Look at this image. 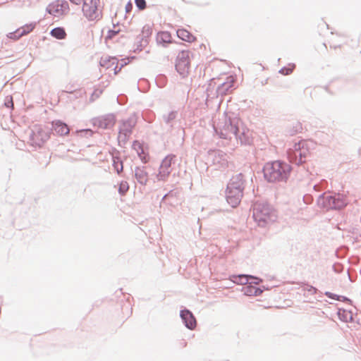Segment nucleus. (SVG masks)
Returning <instances> with one entry per match:
<instances>
[{"mask_svg":"<svg viewBox=\"0 0 361 361\" xmlns=\"http://www.w3.org/2000/svg\"><path fill=\"white\" fill-rule=\"evenodd\" d=\"M333 271L336 274H341L344 270V267L342 264L339 262H336L334 264L332 267Z\"/></svg>","mask_w":361,"mask_h":361,"instance_id":"ea45409f","label":"nucleus"},{"mask_svg":"<svg viewBox=\"0 0 361 361\" xmlns=\"http://www.w3.org/2000/svg\"><path fill=\"white\" fill-rule=\"evenodd\" d=\"M71 3L75 4V5H79L80 4L81 1L82 0H69Z\"/></svg>","mask_w":361,"mask_h":361,"instance_id":"5fc2aeb1","label":"nucleus"},{"mask_svg":"<svg viewBox=\"0 0 361 361\" xmlns=\"http://www.w3.org/2000/svg\"><path fill=\"white\" fill-rule=\"evenodd\" d=\"M233 85L234 80L231 79L230 81H226L219 85L217 87L216 92L219 94H226L231 91Z\"/></svg>","mask_w":361,"mask_h":361,"instance_id":"412c9836","label":"nucleus"},{"mask_svg":"<svg viewBox=\"0 0 361 361\" xmlns=\"http://www.w3.org/2000/svg\"><path fill=\"white\" fill-rule=\"evenodd\" d=\"M128 190H129V185H128V182L121 181L119 184V187H118V193L121 195H125Z\"/></svg>","mask_w":361,"mask_h":361,"instance_id":"72a5a7b5","label":"nucleus"},{"mask_svg":"<svg viewBox=\"0 0 361 361\" xmlns=\"http://www.w3.org/2000/svg\"><path fill=\"white\" fill-rule=\"evenodd\" d=\"M50 138V132L39 126H35L30 133L32 145L41 147Z\"/></svg>","mask_w":361,"mask_h":361,"instance_id":"423d86ee","label":"nucleus"},{"mask_svg":"<svg viewBox=\"0 0 361 361\" xmlns=\"http://www.w3.org/2000/svg\"><path fill=\"white\" fill-rule=\"evenodd\" d=\"M350 311H347L344 309H338V311L337 313L339 319L344 322H348L349 320H350V321L352 320L353 317H352V315H350Z\"/></svg>","mask_w":361,"mask_h":361,"instance_id":"cd10ccee","label":"nucleus"},{"mask_svg":"<svg viewBox=\"0 0 361 361\" xmlns=\"http://www.w3.org/2000/svg\"><path fill=\"white\" fill-rule=\"evenodd\" d=\"M132 147L137 152V149L139 151H141V149H144L142 144L138 140H134L133 141Z\"/></svg>","mask_w":361,"mask_h":361,"instance_id":"c03bdc74","label":"nucleus"},{"mask_svg":"<svg viewBox=\"0 0 361 361\" xmlns=\"http://www.w3.org/2000/svg\"><path fill=\"white\" fill-rule=\"evenodd\" d=\"M302 129V124L300 122H295V123H293L292 128L289 130V134L290 135H294L301 132Z\"/></svg>","mask_w":361,"mask_h":361,"instance_id":"f704fd0d","label":"nucleus"},{"mask_svg":"<svg viewBox=\"0 0 361 361\" xmlns=\"http://www.w3.org/2000/svg\"><path fill=\"white\" fill-rule=\"evenodd\" d=\"M260 287L262 288V289L263 290V291H264V290H269V288H268V287H266V286H260Z\"/></svg>","mask_w":361,"mask_h":361,"instance_id":"4d7b16f0","label":"nucleus"},{"mask_svg":"<svg viewBox=\"0 0 361 361\" xmlns=\"http://www.w3.org/2000/svg\"><path fill=\"white\" fill-rule=\"evenodd\" d=\"M133 8V4L132 1H128V3L126 5V7H125L126 13H130L132 11Z\"/></svg>","mask_w":361,"mask_h":361,"instance_id":"09e8293b","label":"nucleus"},{"mask_svg":"<svg viewBox=\"0 0 361 361\" xmlns=\"http://www.w3.org/2000/svg\"><path fill=\"white\" fill-rule=\"evenodd\" d=\"M105 60H107V59H105ZM104 59L102 58V60H101V61H100V65H101L102 66H106V68H109V66H108V63H109V62H108V61H106V63H104Z\"/></svg>","mask_w":361,"mask_h":361,"instance_id":"864d4df0","label":"nucleus"},{"mask_svg":"<svg viewBox=\"0 0 361 361\" xmlns=\"http://www.w3.org/2000/svg\"><path fill=\"white\" fill-rule=\"evenodd\" d=\"M234 282L236 283H240L246 286L249 282V275L240 274L235 277Z\"/></svg>","mask_w":361,"mask_h":361,"instance_id":"473e14b6","label":"nucleus"},{"mask_svg":"<svg viewBox=\"0 0 361 361\" xmlns=\"http://www.w3.org/2000/svg\"><path fill=\"white\" fill-rule=\"evenodd\" d=\"M118 25V23L113 24V26H114V27H116V25Z\"/></svg>","mask_w":361,"mask_h":361,"instance_id":"13d9d810","label":"nucleus"},{"mask_svg":"<svg viewBox=\"0 0 361 361\" xmlns=\"http://www.w3.org/2000/svg\"><path fill=\"white\" fill-rule=\"evenodd\" d=\"M237 141H240L241 145H250L252 142V139L249 132H245L244 129L241 131L240 129L238 132L237 136L234 137Z\"/></svg>","mask_w":361,"mask_h":361,"instance_id":"6ab92c4d","label":"nucleus"},{"mask_svg":"<svg viewBox=\"0 0 361 361\" xmlns=\"http://www.w3.org/2000/svg\"><path fill=\"white\" fill-rule=\"evenodd\" d=\"M243 197V192L240 190H233L231 189L226 190V199L227 202L232 207H236L241 202Z\"/></svg>","mask_w":361,"mask_h":361,"instance_id":"4468645a","label":"nucleus"},{"mask_svg":"<svg viewBox=\"0 0 361 361\" xmlns=\"http://www.w3.org/2000/svg\"><path fill=\"white\" fill-rule=\"evenodd\" d=\"M50 35L51 37L57 39H63L66 37V30L63 27H56L53 28L50 31Z\"/></svg>","mask_w":361,"mask_h":361,"instance_id":"393cba45","label":"nucleus"},{"mask_svg":"<svg viewBox=\"0 0 361 361\" xmlns=\"http://www.w3.org/2000/svg\"><path fill=\"white\" fill-rule=\"evenodd\" d=\"M112 165L118 174H120L123 171V164L120 157H113Z\"/></svg>","mask_w":361,"mask_h":361,"instance_id":"c85d7f7f","label":"nucleus"},{"mask_svg":"<svg viewBox=\"0 0 361 361\" xmlns=\"http://www.w3.org/2000/svg\"><path fill=\"white\" fill-rule=\"evenodd\" d=\"M82 13L88 20H94L99 18L98 7L100 0H82Z\"/></svg>","mask_w":361,"mask_h":361,"instance_id":"0eeeda50","label":"nucleus"},{"mask_svg":"<svg viewBox=\"0 0 361 361\" xmlns=\"http://www.w3.org/2000/svg\"><path fill=\"white\" fill-rule=\"evenodd\" d=\"M126 59H123L121 60L122 63H121L120 66H118L117 59L116 57H109L108 60H104V63L108 61L109 63H111V65H114L115 63H116V66L114 68V73L115 74H117L118 72H119L121 68L128 63V61L126 62Z\"/></svg>","mask_w":361,"mask_h":361,"instance_id":"bb28decb","label":"nucleus"},{"mask_svg":"<svg viewBox=\"0 0 361 361\" xmlns=\"http://www.w3.org/2000/svg\"><path fill=\"white\" fill-rule=\"evenodd\" d=\"M116 122V117L114 114H109L104 116L96 118L93 120L94 126L103 129L111 128Z\"/></svg>","mask_w":361,"mask_h":361,"instance_id":"9d476101","label":"nucleus"},{"mask_svg":"<svg viewBox=\"0 0 361 361\" xmlns=\"http://www.w3.org/2000/svg\"><path fill=\"white\" fill-rule=\"evenodd\" d=\"M319 207L329 209H341L347 204L346 199L340 193L324 192L317 200Z\"/></svg>","mask_w":361,"mask_h":361,"instance_id":"20e7f679","label":"nucleus"},{"mask_svg":"<svg viewBox=\"0 0 361 361\" xmlns=\"http://www.w3.org/2000/svg\"><path fill=\"white\" fill-rule=\"evenodd\" d=\"M177 115L178 111H171L168 114H164L162 116L164 122L167 125L168 131L172 130L173 128V121L176 118Z\"/></svg>","mask_w":361,"mask_h":361,"instance_id":"aec40b11","label":"nucleus"},{"mask_svg":"<svg viewBox=\"0 0 361 361\" xmlns=\"http://www.w3.org/2000/svg\"><path fill=\"white\" fill-rule=\"evenodd\" d=\"M24 35H25L24 31H21V29L18 28L15 31L9 32L7 35V37L10 39L17 40L20 37H21L22 36H24Z\"/></svg>","mask_w":361,"mask_h":361,"instance_id":"2f4dec72","label":"nucleus"},{"mask_svg":"<svg viewBox=\"0 0 361 361\" xmlns=\"http://www.w3.org/2000/svg\"><path fill=\"white\" fill-rule=\"evenodd\" d=\"M157 42L159 44H162L164 47H166L168 44L172 42L171 35L169 32L161 31L157 33Z\"/></svg>","mask_w":361,"mask_h":361,"instance_id":"f3484780","label":"nucleus"},{"mask_svg":"<svg viewBox=\"0 0 361 361\" xmlns=\"http://www.w3.org/2000/svg\"><path fill=\"white\" fill-rule=\"evenodd\" d=\"M79 133L82 134V136L85 137H90L92 136L93 134L92 130L88 128L80 130Z\"/></svg>","mask_w":361,"mask_h":361,"instance_id":"a18cd8bd","label":"nucleus"},{"mask_svg":"<svg viewBox=\"0 0 361 361\" xmlns=\"http://www.w3.org/2000/svg\"><path fill=\"white\" fill-rule=\"evenodd\" d=\"M190 54L191 52L190 51L182 50L178 53L176 57L175 64L176 70L183 78L185 77L189 72Z\"/></svg>","mask_w":361,"mask_h":361,"instance_id":"39448f33","label":"nucleus"},{"mask_svg":"<svg viewBox=\"0 0 361 361\" xmlns=\"http://www.w3.org/2000/svg\"><path fill=\"white\" fill-rule=\"evenodd\" d=\"M207 161L218 167L227 166V154L220 149H210L208 152Z\"/></svg>","mask_w":361,"mask_h":361,"instance_id":"6e6552de","label":"nucleus"},{"mask_svg":"<svg viewBox=\"0 0 361 361\" xmlns=\"http://www.w3.org/2000/svg\"><path fill=\"white\" fill-rule=\"evenodd\" d=\"M152 34V29L149 25H146L142 27V36L141 40L140 42V48L139 49L140 51L142 49V47L143 46H145L148 43L147 37H149Z\"/></svg>","mask_w":361,"mask_h":361,"instance_id":"4be33fe9","label":"nucleus"},{"mask_svg":"<svg viewBox=\"0 0 361 361\" xmlns=\"http://www.w3.org/2000/svg\"><path fill=\"white\" fill-rule=\"evenodd\" d=\"M242 291L246 295L254 296V294L256 293L255 286L247 283L243 287Z\"/></svg>","mask_w":361,"mask_h":361,"instance_id":"c756f323","label":"nucleus"},{"mask_svg":"<svg viewBox=\"0 0 361 361\" xmlns=\"http://www.w3.org/2000/svg\"><path fill=\"white\" fill-rule=\"evenodd\" d=\"M245 183L246 179L245 175L243 173H239L231 177L226 188L233 190H240V192H243Z\"/></svg>","mask_w":361,"mask_h":361,"instance_id":"1a4fd4ad","label":"nucleus"},{"mask_svg":"<svg viewBox=\"0 0 361 361\" xmlns=\"http://www.w3.org/2000/svg\"><path fill=\"white\" fill-rule=\"evenodd\" d=\"M60 11L62 13V16L66 15L69 11V5L68 1L65 0H57Z\"/></svg>","mask_w":361,"mask_h":361,"instance_id":"7c9ffc66","label":"nucleus"},{"mask_svg":"<svg viewBox=\"0 0 361 361\" xmlns=\"http://www.w3.org/2000/svg\"><path fill=\"white\" fill-rule=\"evenodd\" d=\"M46 11L48 13L54 16L55 17H60L62 16V13L60 11L57 1L49 4L47 7Z\"/></svg>","mask_w":361,"mask_h":361,"instance_id":"b1692460","label":"nucleus"},{"mask_svg":"<svg viewBox=\"0 0 361 361\" xmlns=\"http://www.w3.org/2000/svg\"><path fill=\"white\" fill-rule=\"evenodd\" d=\"M294 160L293 162L297 165H301L305 162V159L309 153L307 149L304 148V142H299L294 146Z\"/></svg>","mask_w":361,"mask_h":361,"instance_id":"9b49d317","label":"nucleus"},{"mask_svg":"<svg viewBox=\"0 0 361 361\" xmlns=\"http://www.w3.org/2000/svg\"><path fill=\"white\" fill-rule=\"evenodd\" d=\"M135 177L137 181L142 185H145L148 181V173L145 166H136L135 169Z\"/></svg>","mask_w":361,"mask_h":361,"instance_id":"dca6fc26","label":"nucleus"},{"mask_svg":"<svg viewBox=\"0 0 361 361\" xmlns=\"http://www.w3.org/2000/svg\"><path fill=\"white\" fill-rule=\"evenodd\" d=\"M324 295L330 299L342 301V302H347L349 304L352 303V300L346 296L337 295V294L331 293L329 291L325 292Z\"/></svg>","mask_w":361,"mask_h":361,"instance_id":"a878e982","label":"nucleus"},{"mask_svg":"<svg viewBox=\"0 0 361 361\" xmlns=\"http://www.w3.org/2000/svg\"><path fill=\"white\" fill-rule=\"evenodd\" d=\"M261 282H262V279H260L257 276H252V275H249V282H248L249 284L254 285L256 286V285L259 284Z\"/></svg>","mask_w":361,"mask_h":361,"instance_id":"58836bf2","label":"nucleus"},{"mask_svg":"<svg viewBox=\"0 0 361 361\" xmlns=\"http://www.w3.org/2000/svg\"><path fill=\"white\" fill-rule=\"evenodd\" d=\"M175 158L174 154H169L162 160L159 167V180H164L170 174L171 164L173 163Z\"/></svg>","mask_w":361,"mask_h":361,"instance_id":"f8f14e48","label":"nucleus"},{"mask_svg":"<svg viewBox=\"0 0 361 361\" xmlns=\"http://www.w3.org/2000/svg\"><path fill=\"white\" fill-rule=\"evenodd\" d=\"M255 289H256V293H255V294H254V296L260 295L263 293V290L262 289V288L260 286L259 287L255 286Z\"/></svg>","mask_w":361,"mask_h":361,"instance_id":"603ef678","label":"nucleus"},{"mask_svg":"<svg viewBox=\"0 0 361 361\" xmlns=\"http://www.w3.org/2000/svg\"><path fill=\"white\" fill-rule=\"evenodd\" d=\"M252 217L260 227L275 221L276 212L274 207L266 201H256L252 205Z\"/></svg>","mask_w":361,"mask_h":361,"instance_id":"f03ea898","label":"nucleus"},{"mask_svg":"<svg viewBox=\"0 0 361 361\" xmlns=\"http://www.w3.org/2000/svg\"><path fill=\"white\" fill-rule=\"evenodd\" d=\"M264 178L269 183L286 182L292 171L291 166L281 160L267 162L262 169Z\"/></svg>","mask_w":361,"mask_h":361,"instance_id":"f257e3e1","label":"nucleus"},{"mask_svg":"<svg viewBox=\"0 0 361 361\" xmlns=\"http://www.w3.org/2000/svg\"><path fill=\"white\" fill-rule=\"evenodd\" d=\"M117 100H118V102L119 104H124V102H121V101H120V97H118Z\"/></svg>","mask_w":361,"mask_h":361,"instance_id":"6e6d98bb","label":"nucleus"},{"mask_svg":"<svg viewBox=\"0 0 361 361\" xmlns=\"http://www.w3.org/2000/svg\"><path fill=\"white\" fill-rule=\"evenodd\" d=\"M136 124V121L133 118L130 117L128 118L127 120H124L122 122V127L120 128L119 130L121 132L126 133V134H132L133 129L135 127Z\"/></svg>","mask_w":361,"mask_h":361,"instance_id":"a211bd4d","label":"nucleus"},{"mask_svg":"<svg viewBox=\"0 0 361 361\" xmlns=\"http://www.w3.org/2000/svg\"><path fill=\"white\" fill-rule=\"evenodd\" d=\"M135 4L138 11H144L147 8L146 0H135Z\"/></svg>","mask_w":361,"mask_h":361,"instance_id":"4c0bfd02","label":"nucleus"},{"mask_svg":"<svg viewBox=\"0 0 361 361\" xmlns=\"http://www.w3.org/2000/svg\"><path fill=\"white\" fill-rule=\"evenodd\" d=\"M118 140L120 142L121 141H123V142H126L128 140L129 137L130 136V134H126V133L121 132V130L118 131Z\"/></svg>","mask_w":361,"mask_h":361,"instance_id":"a19ab883","label":"nucleus"},{"mask_svg":"<svg viewBox=\"0 0 361 361\" xmlns=\"http://www.w3.org/2000/svg\"><path fill=\"white\" fill-rule=\"evenodd\" d=\"M137 154L142 163L146 164L149 161V154H148V153L145 152L144 149H141V151H139L137 149Z\"/></svg>","mask_w":361,"mask_h":361,"instance_id":"c9c22d12","label":"nucleus"},{"mask_svg":"<svg viewBox=\"0 0 361 361\" xmlns=\"http://www.w3.org/2000/svg\"><path fill=\"white\" fill-rule=\"evenodd\" d=\"M240 126H242L240 119L233 114L226 116L224 122L214 127V130L220 138L231 140L233 137L237 136Z\"/></svg>","mask_w":361,"mask_h":361,"instance_id":"7ed1b4c3","label":"nucleus"},{"mask_svg":"<svg viewBox=\"0 0 361 361\" xmlns=\"http://www.w3.org/2000/svg\"><path fill=\"white\" fill-rule=\"evenodd\" d=\"M293 70L288 67H283L280 69L279 73L283 75H288L292 73Z\"/></svg>","mask_w":361,"mask_h":361,"instance_id":"49530a36","label":"nucleus"},{"mask_svg":"<svg viewBox=\"0 0 361 361\" xmlns=\"http://www.w3.org/2000/svg\"><path fill=\"white\" fill-rule=\"evenodd\" d=\"M35 25H36V23L26 24L24 26L20 27L19 29H21V31H24L25 35H26L28 33H30L31 31H32V30L35 28Z\"/></svg>","mask_w":361,"mask_h":361,"instance_id":"e433bc0d","label":"nucleus"},{"mask_svg":"<svg viewBox=\"0 0 361 361\" xmlns=\"http://www.w3.org/2000/svg\"><path fill=\"white\" fill-rule=\"evenodd\" d=\"M313 198L310 195H305L303 196V201L306 204H310L312 202Z\"/></svg>","mask_w":361,"mask_h":361,"instance_id":"de8ad7c7","label":"nucleus"},{"mask_svg":"<svg viewBox=\"0 0 361 361\" xmlns=\"http://www.w3.org/2000/svg\"><path fill=\"white\" fill-rule=\"evenodd\" d=\"M180 317L185 326L190 329L193 330L197 326V320L192 312L188 309L181 310L180 312Z\"/></svg>","mask_w":361,"mask_h":361,"instance_id":"ddd939ff","label":"nucleus"},{"mask_svg":"<svg viewBox=\"0 0 361 361\" xmlns=\"http://www.w3.org/2000/svg\"><path fill=\"white\" fill-rule=\"evenodd\" d=\"M51 130L56 135L63 136L69 133L70 128L65 122L55 120L51 122Z\"/></svg>","mask_w":361,"mask_h":361,"instance_id":"2eb2a0df","label":"nucleus"},{"mask_svg":"<svg viewBox=\"0 0 361 361\" xmlns=\"http://www.w3.org/2000/svg\"><path fill=\"white\" fill-rule=\"evenodd\" d=\"M306 290L312 294H315L317 291V289L315 287L310 285H307Z\"/></svg>","mask_w":361,"mask_h":361,"instance_id":"3c124183","label":"nucleus"},{"mask_svg":"<svg viewBox=\"0 0 361 361\" xmlns=\"http://www.w3.org/2000/svg\"><path fill=\"white\" fill-rule=\"evenodd\" d=\"M102 93V90L100 89H96L92 94L90 100V102H94L96 99L99 98L101 94Z\"/></svg>","mask_w":361,"mask_h":361,"instance_id":"79ce46f5","label":"nucleus"},{"mask_svg":"<svg viewBox=\"0 0 361 361\" xmlns=\"http://www.w3.org/2000/svg\"><path fill=\"white\" fill-rule=\"evenodd\" d=\"M4 105L9 108V107H13V98L12 97H10L9 98L7 97L6 98V100L5 101V103H4Z\"/></svg>","mask_w":361,"mask_h":361,"instance_id":"8fccbe9b","label":"nucleus"},{"mask_svg":"<svg viewBox=\"0 0 361 361\" xmlns=\"http://www.w3.org/2000/svg\"><path fill=\"white\" fill-rule=\"evenodd\" d=\"M177 36L183 41L192 42L195 41V37L185 29H178L176 32Z\"/></svg>","mask_w":361,"mask_h":361,"instance_id":"5701e85b","label":"nucleus"},{"mask_svg":"<svg viewBox=\"0 0 361 361\" xmlns=\"http://www.w3.org/2000/svg\"><path fill=\"white\" fill-rule=\"evenodd\" d=\"M120 32V30H109L107 35L106 36V39H113L116 35H117Z\"/></svg>","mask_w":361,"mask_h":361,"instance_id":"37998d69","label":"nucleus"}]
</instances>
